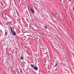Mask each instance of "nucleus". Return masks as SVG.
Segmentation results:
<instances>
[{
	"instance_id": "2",
	"label": "nucleus",
	"mask_w": 74,
	"mask_h": 74,
	"mask_svg": "<svg viewBox=\"0 0 74 74\" xmlns=\"http://www.w3.org/2000/svg\"><path fill=\"white\" fill-rule=\"evenodd\" d=\"M10 29L11 31L12 34H13L14 36H16V33H15V32H14L12 31V29L11 28V27H10Z\"/></svg>"
},
{
	"instance_id": "13",
	"label": "nucleus",
	"mask_w": 74,
	"mask_h": 74,
	"mask_svg": "<svg viewBox=\"0 0 74 74\" xmlns=\"http://www.w3.org/2000/svg\"><path fill=\"white\" fill-rule=\"evenodd\" d=\"M37 36H38V34H37Z\"/></svg>"
},
{
	"instance_id": "9",
	"label": "nucleus",
	"mask_w": 74,
	"mask_h": 74,
	"mask_svg": "<svg viewBox=\"0 0 74 74\" xmlns=\"http://www.w3.org/2000/svg\"><path fill=\"white\" fill-rule=\"evenodd\" d=\"M21 73H23V72L22 71V70H21Z\"/></svg>"
},
{
	"instance_id": "5",
	"label": "nucleus",
	"mask_w": 74,
	"mask_h": 74,
	"mask_svg": "<svg viewBox=\"0 0 74 74\" xmlns=\"http://www.w3.org/2000/svg\"><path fill=\"white\" fill-rule=\"evenodd\" d=\"M54 58L56 60L58 59V58L57 57V56H56L55 55L54 56Z\"/></svg>"
},
{
	"instance_id": "1",
	"label": "nucleus",
	"mask_w": 74,
	"mask_h": 74,
	"mask_svg": "<svg viewBox=\"0 0 74 74\" xmlns=\"http://www.w3.org/2000/svg\"><path fill=\"white\" fill-rule=\"evenodd\" d=\"M31 67L33 68V69L35 70H38V68L36 66H34V65L31 64Z\"/></svg>"
},
{
	"instance_id": "4",
	"label": "nucleus",
	"mask_w": 74,
	"mask_h": 74,
	"mask_svg": "<svg viewBox=\"0 0 74 74\" xmlns=\"http://www.w3.org/2000/svg\"><path fill=\"white\" fill-rule=\"evenodd\" d=\"M20 59H21V60H23L24 59V58H23V56H22L21 57Z\"/></svg>"
},
{
	"instance_id": "10",
	"label": "nucleus",
	"mask_w": 74,
	"mask_h": 74,
	"mask_svg": "<svg viewBox=\"0 0 74 74\" xmlns=\"http://www.w3.org/2000/svg\"><path fill=\"white\" fill-rule=\"evenodd\" d=\"M71 0H69L70 2H71Z\"/></svg>"
},
{
	"instance_id": "8",
	"label": "nucleus",
	"mask_w": 74,
	"mask_h": 74,
	"mask_svg": "<svg viewBox=\"0 0 74 74\" xmlns=\"http://www.w3.org/2000/svg\"><path fill=\"white\" fill-rule=\"evenodd\" d=\"M5 36H7V32H5Z\"/></svg>"
},
{
	"instance_id": "3",
	"label": "nucleus",
	"mask_w": 74,
	"mask_h": 74,
	"mask_svg": "<svg viewBox=\"0 0 74 74\" xmlns=\"http://www.w3.org/2000/svg\"><path fill=\"white\" fill-rule=\"evenodd\" d=\"M59 62V61H58L56 60V63H55V65L54 66V67H56L57 66V65L58 64V62Z\"/></svg>"
},
{
	"instance_id": "7",
	"label": "nucleus",
	"mask_w": 74,
	"mask_h": 74,
	"mask_svg": "<svg viewBox=\"0 0 74 74\" xmlns=\"http://www.w3.org/2000/svg\"><path fill=\"white\" fill-rule=\"evenodd\" d=\"M52 15H53V16L54 17H56V15H55V14H54L53 13H52Z\"/></svg>"
},
{
	"instance_id": "11",
	"label": "nucleus",
	"mask_w": 74,
	"mask_h": 74,
	"mask_svg": "<svg viewBox=\"0 0 74 74\" xmlns=\"http://www.w3.org/2000/svg\"><path fill=\"white\" fill-rule=\"evenodd\" d=\"M45 28H46V29H47V27H45Z\"/></svg>"
},
{
	"instance_id": "12",
	"label": "nucleus",
	"mask_w": 74,
	"mask_h": 74,
	"mask_svg": "<svg viewBox=\"0 0 74 74\" xmlns=\"http://www.w3.org/2000/svg\"><path fill=\"white\" fill-rule=\"evenodd\" d=\"M56 15H57V14L56 13L55 14Z\"/></svg>"
},
{
	"instance_id": "6",
	"label": "nucleus",
	"mask_w": 74,
	"mask_h": 74,
	"mask_svg": "<svg viewBox=\"0 0 74 74\" xmlns=\"http://www.w3.org/2000/svg\"><path fill=\"white\" fill-rule=\"evenodd\" d=\"M30 10L32 11V13H33V14H34V11H33V10L31 8L30 9Z\"/></svg>"
}]
</instances>
